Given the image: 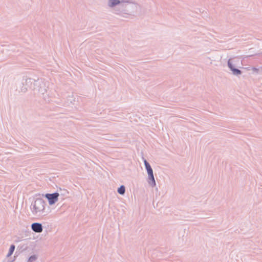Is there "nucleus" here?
I'll return each instance as SVG.
<instances>
[{
  "instance_id": "f257e3e1",
  "label": "nucleus",
  "mask_w": 262,
  "mask_h": 262,
  "mask_svg": "<svg viewBox=\"0 0 262 262\" xmlns=\"http://www.w3.org/2000/svg\"><path fill=\"white\" fill-rule=\"evenodd\" d=\"M59 194L57 192L52 194L47 193L45 195L46 198L48 200L50 205L55 204L57 201Z\"/></svg>"
},
{
  "instance_id": "f03ea898",
  "label": "nucleus",
  "mask_w": 262,
  "mask_h": 262,
  "mask_svg": "<svg viewBox=\"0 0 262 262\" xmlns=\"http://www.w3.org/2000/svg\"><path fill=\"white\" fill-rule=\"evenodd\" d=\"M144 162L148 174L149 178L152 181L154 185H155L156 182L153 174L152 169L151 166H150L149 164L147 162L146 160L144 161Z\"/></svg>"
},
{
  "instance_id": "7ed1b4c3",
  "label": "nucleus",
  "mask_w": 262,
  "mask_h": 262,
  "mask_svg": "<svg viewBox=\"0 0 262 262\" xmlns=\"http://www.w3.org/2000/svg\"><path fill=\"white\" fill-rule=\"evenodd\" d=\"M34 209L36 213L40 212L44 209V206L43 203L39 202H35L34 205Z\"/></svg>"
},
{
  "instance_id": "20e7f679",
  "label": "nucleus",
  "mask_w": 262,
  "mask_h": 262,
  "mask_svg": "<svg viewBox=\"0 0 262 262\" xmlns=\"http://www.w3.org/2000/svg\"><path fill=\"white\" fill-rule=\"evenodd\" d=\"M32 229L35 232H41L42 231L41 224L39 223H33L32 224Z\"/></svg>"
},
{
  "instance_id": "39448f33",
  "label": "nucleus",
  "mask_w": 262,
  "mask_h": 262,
  "mask_svg": "<svg viewBox=\"0 0 262 262\" xmlns=\"http://www.w3.org/2000/svg\"><path fill=\"white\" fill-rule=\"evenodd\" d=\"M120 1L119 0H110L108 3V5L111 7H113L117 5L120 4Z\"/></svg>"
},
{
  "instance_id": "423d86ee",
  "label": "nucleus",
  "mask_w": 262,
  "mask_h": 262,
  "mask_svg": "<svg viewBox=\"0 0 262 262\" xmlns=\"http://www.w3.org/2000/svg\"><path fill=\"white\" fill-rule=\"evenodd\" d=\"M228 66L229 68L231 69V70L233 72V73L235 74H240L241 73V72L240 70L238 69H235L232 68V66L230 62V61H228Z\"/></svg>"
},
{
  "instance_id": "0eeeda50",
  "label": "nucleus",
  "mask_w": 262,
  "mask_h": 262,
  "mask_svg": "<svg viewBox=\"0 0 262 262\" xmlns=\"http://www.w3.org/2000/svg\"><path fill=\"white\" fill-rule=\"evenodd\" d=\"M118 192L121 194H123L125 192V187L123 186H120L118 189Z\"/></svg>"
},
{
  "instance_id": "6e6552de",
  "label": "nucleus",
  "mask_w": 262,
  "mask_h": 262,
  "mask_svg": "<svg viewBox=\"0 0 262 262\" xmlns=\"http://www.w3.org/2000/svg\"><path fill=\"white\" fill-rule=\"evenodd\" d=\"M14 249H15V246L11 245L10 248V249H9V252L8 254H7V256H11L13 252H14Z\"/></svg>"
}]
</instances>
